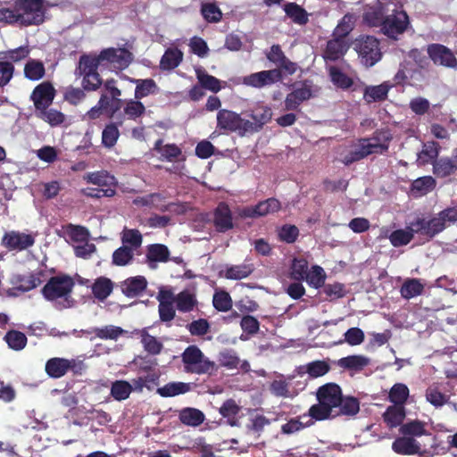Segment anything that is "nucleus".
<instances>
[{
	"label": "nucleus",
	"instance_id": "obj_1",
	"mask_svg": "<svg viewBox=\"0 0 457 457\" xmlns=\"http://www.w3.org/2000/svg\"><path fill=\"white\" fill-rule=\"evenodd\" d=\"M342 391L339 386L328 383L320 386L317 392L319 403L312 405L309 410V416L316 420H322L335 417L342 400Z\"/></svg>",
	"mask_w": 457,
	"mask_h": 457
},
{
	"label": "nucleus",
	"instance_id": "obj_2",
	"mask_svg": "<svg viewBox=\"0 0 457 457\" xmlns=\"http://www.w3.org/2000/svg\"><path fill=\"white\" fill-rule=\"evenodd\" d=\"M74 283L70 277H54L43 287L42 293L49 301H60L62 308L71 307L72 300L70 294Z\"/></svg>",
	"mask_w": 457,
	"mask_h": 457
},
{
	"label": "nucleus",
	"instance_id": "obj_3",
	"mask_svg": "<svg viewBox=\"0 0 457 457\" xmlns=\"http://www.w3.org/2000/svg\"><path fill=\"white\" fill-rule=\"evenodd\" d=\"M387 149L388 144L386 141L380 142L377 137L363 138L357 145H353L347 154L342 155L341 161L345 164H350L369 154H382Z\"/></svg>",
	"mask_w": 457,
	"mask_h": 457
},
{
	"label": "nucleus",
	"instance_id": "obj_4",
	"mask_svg": "<svg viewBox=\"0 0 457 457\" xmlns=\"http://www.w3.org/2000/svg\"><path fill=\"white\" fill-rule=\"evenodd\" d=\"M16 9L20 25H37L45 20L43 0H18Z\"/></svg>",
	"mask_w": 457,
	"mask_h": 457
},
{
	"label": "nucleus",
	"instance_id": "obj_5",
	"mask_svg": "<svg viewBox=\"0 0 457 457\" xmlns=\"http://www.w3.org/2000/svg\"><path fill=\"white\" fill-rule=\"evenodd\" d=\"M98 66V61L93 55L84 54L79 58L75 75L83 78L81 84L85 90H96L102 84L97 72Z\"/></svg>",
	"mask_w": 457,
	"mask_h": 457
},
{
	"label": "nucleus",
	"instance_id": "obj_6",
	"mask_svg": "<svg viewBox=\"0 0 457 457\" xmlns=\"http://www.w3.org/2000/svg\"><path fill=\"white\" fill-rule=\"evenodd\" d=\"M182 361L185 371L190 373H209L214 368V362L207 359L195 345H190L186 348L182 353Z\"/></svg>",
	"mask_w": 457,
	"mask_h": 457
},
{
	"label": "nucleus",
	"instance_id": "obj_7",
	"mask_svg": "<svg viewBox=\"0 0 457 457\" xmlns=\"http://www.w3.org/2000/svg\"><path fill=\"white\" fill-rule=\"evenodd\" d=\"M353 47L361 62L367 67L373 66L381 58L379 43L374 37H360L354 41Z\"/></svg>",
	"mask_w": 457,
	"mask_h": 457
},
{
	"label": "nucleus",
	"instance_id": "obj_8",
	"mask_svg": "<svg viewBox=\"0 0 457 457\" xmlns=\"http://www.w3.org/2000/svg\"><path fill=\"white\" fill-rule=\"evenodd\" d=\"M409 24V17L404 11L394 10L391 14L385 17L380 30L386 37L397 39L407 29Z\"/></svg>",
	"mask_w": 457,
	"mask_h": 457
},
{
	"label": "nucleus",
	"instance_id": "obj_9",
	"mask_svg": "<svg viewBox=\"0 0 457 457\" xmlns=\"http://www.w3.org/2000/svg\"><path fill=\"white\" fill-rule=\"evenodd\" d=\"M93 56L98 61L99 65L106 62L113 70L127 68L132 60L131 54L124 48H107L101 51L98 55Z\"/></svg>",
	"mask_w": 457,
	"mask_h": 457
},
{
	"label": "nucleus",
	"instance_id": "obj_10",
	"mask_svg": "<svg viewBox=\"0 0 457 457\" xmlns=\"http://www.w3.org/2000/svg\"><path fill=\"white\" fill-rule=\"evenodd\" d=\"M217 123L222 129L237 132L240 136L247 134L245 120L232 111L220 110L217 114Z\"/></svg>",
	"mask_w": 457,
	"mask_h": 457
},
{
	"label": "nucleus",
	"instance_id": "obj_11",
	"mask_svg": "<svg viewBox=\"0 0 457 457\" xmlns=\"http://www.w3.org/2000/svg\"><path fill=\"white\" fill-rule=\"evenodd\" d=\"M446 227L444 218L438 213L437 216L427 220L425 219L418 218L416 220L411 222V228L416 233L433 237L436 234L442 232Z\"/></svg>",
	"mask_w": 457,
	"mask_h": 457
},
{
	"label": "nucleus",
	"instance_id": "obj_12",
	"mask_svg": "<svg viewBox=\"0 0 457 457\" xmlns=\"http://www.w3.org/2000/svg\"><path fill=\"white\" fill-rule=\"evenodd\" d=\"M282 78L280 69H273L252 73L243 78V84L253 87L270 86Z\"/></svg>",
	"mask_w": 457,
	"mask_h": 457
},
{
	"label": "nucleus",
	"instance_id": "obj_13",
	"mask_svg": "<svg viewBox=\"0 0 457 457\" xmlns=\"http://www.w3.org/2000/svg\"><path fill=\"white\" fill-rule=\"evenodd\" d=\"M247 115L252 119V120H245L247 133H254L270 120L272 112L270 107L259 104L247 112Z\"/></svg>",
	"mask_w": 457,
	"mask_h": 457
},
{
	"label": "nucleus",
	"instance_id": "obj_14",
	"mask_svg": "<svg viewBox=\"0 0 457 457\" xmlns=\"http://www.w3.org/2000/svg\"><path fill=\"white\" fill-rule=\"evenodd\" d=\"M55 96V89L54 86L50 82H42L39 85H37L32 94H31V100L34 103V105L37 109V111L48 107Z\"/></svg>",
	"mask_w": 457,
	"mask_h": 457
},
{
	"label": "nucleus",
	"instance_id": "obj_15",
	"mask_svg": "<svg viewBox=\"0 0 457 457\" xmlns=\"http://www.w3.org/2000/svg\"><path fill=\"white\" fill-rule=\"evenodd\" d=\"M35 239L29 234L18 231L5 233L3 237V245L10 250H24L34 245Z\"/></svg>",
	"mask_w": 457,
	"mask_h": 457
},
{
	"label": "nucleus",
	"instance_id": "obj_16",
	"mask_svg": "<svg viewBox=\"0 0 457 457\" xmlns=\"http://www.w3.org/2000/svg\"><path fill=\"white\" fill-rule=\"evenodd\" d=\"M42 276L43 272L41 270H36L27 275L16 274L12 277L11 283L13 289L27 292L38 287L43 282Z\"/></svg>",
	"mask_w": 457,
	"mask_h": 457
},
{
	"label": "nucleus",
	"instance_id": "obj_17",
	"mask_svg": "<svg viewBox=\"0 0 457 457\" xmlns=\"http://www.w3.org/2000/svg\"><path fill=\"white\" fill-rule=\"evenodd\" d=\"M428 53L436 64L450 68H453L457 65V60L453 54L445 46L433 44L428 46Z\"/></svg>",
	"mask_w": 457,
	"mask_h": 457
},
{
	"label": "nucleus",
	"instance_id": "obj_18",
	"mask_svg": "<svg viewBox=\"0 0 457 457\" xmlns=\"http://www.w3.org/2000/svg\"><path fill=\"white\" fill-rule=\"evenodd\" d=\"M214 226L220 232H225L233 228L231 212L223 203L220 204L214 212Z\"/></svg>",
	"mask_w": 457,
	"mask_h": 457
},
{
	"label": "nucleus",
	"instance_id": "obj_19",
	"mask_svg": "<svg viewBox=\"0 0 457 457\" xmlns=\"http://www.w3.org/2000/svg\"><path fill=\"white\" fill-rule=\"evenodd\" d=\"M392 449L398 454L412 455L420 453V445L412 437L402 436L393 442Z\"/></svg>",
	"mask_w": 457,
	"mask_h": 457
},
{
	"label": "nucleus",
	"instance_id": "obj_20",
	"mask_svg": "<svg viewBox=\"0 0 457 457\" xmlns=\"http://www.w3.org/2000/svg\"><path fill=\"white\" fill-rule=\"evenodd\" d=\"M384 14L385 7L383 4L376 2L372 5L366 6L363 12V21L369 26L380 28L385 19Z\"/></svg>",
	"mask_w": 457,
	"mask_h": 457
},
{
	"label": "nucleus",
	"instance_id": "obj_21",
	"mask_svg": "<svg viewBox=\"0 0 457 457\" xmlns=\"http://www.w3.org/2000/svg\"><path fill=\"white\" fill-rule=\"evenodd\" d=\"M311 96L312 92L310 87L303 84L287 96L285 108L291 111L296 110L302 102L308 100Z\"/></svg>",
	"mask_w": 457,
	"mask_h": 457
},
{
	"label": "nucleus",
	"instance_id": "obj_22",
	"mask_svg": "<svg viewBox=\"0 0 457 457\" xmlns=\"http://www.w3.org/2000/svg\"><path fill=\"white\" fill-rule=\"evenodd\" d=\"M147 281L143 276L129 278L121 283V290L129 297L137 296L146 287Z\"/></svg>",
	"mask_w": 457,
	"mask_h": 457
},
{
	"label": "nucleus",
	"instance_id": "obj_23",
	"mask_svg": "<svg viewBox=\"0 0 457 457\" xmlns=\"http://www.w3.org/2000/svg\"><path fill=\"white\" fill-rule=\"evenodd\" d=\"M348 49L345 39L336 37L327 44L323 57L325 60L337 61L344 56Z\"/></svg>",
	"mask_w": 457,
	"mask_h": 457
},
{
	"label": "nucleus",
	"instance_id": "obj_24",
	"mask_svg": "<svg viewBox=\"0 0 457 457\" xmlns=\"http://www.w3.org/2000/svg\"><path fill=\"white\" fill-rule=\"evenodd\" d=\"M68 359L51 358L46 363V372L50 378H59L68 372Z\"/></svg>",
	"mask_w": 457,
	"mask_h": 457
},
{
	"label": "nucleus",
	"instance_id": "obj_25",
	"mask_svg": "<svg viewBox=\"0 0 457 457\" xmlns=\"http://www.w3.org/2000/svg\"><path fill=\"white\" fill-rule=\"evenodd\" d=\"M329 370L328 364L324 361H314L298 368V374L303 376L308 374L310 378H315L325 375Z\"/></svg>",
	"mask_w": 457,
	"mask_h": 457
},
{
	"label": "nucleus",
	"instance_id": "obj_26",
	"mask_svg": "<svg viewBox=\"0 0 457 457\" xmlns=\"http://www.w3.org/2000/svg\"><path fill=\"white\" fill-rule=\"evenodd\" d=\"M253 271V266L250 263L227 266L224 277L228 279L239 280L247 278Z\"/></svg>",
	"mask_w": 457,
	"mask_h": 457
},
{
	"label": "nucleus",
	"instance_id": "obj_27",
	"mask_svg": "<svg viewBox=\"0 0 457 457\" xmlns=\"http://www.w3.org/2000/svg\"><path fill=\"white\" fill-rule=\"evenodd\" d=\"M134 334L141 337V343L144 349L150 354H158L162 349V344L154 337L148 334L146 328L135 330Z\"/></svg>",
	"mask_w": 457,
	"mask_h": 457
},
{
	"label": "nucleus",
	"instance_id": "obj_28",
	"mask_svg": "<svg viewBox=\"0 0 457 457\" xmlns=\"http://www.w3.org/2000/svg\"><path fill=\"white\" fill-rule=\"evenodd\" d=\"M191 386L184 382H170L157 388V393L162 397H173L189 392Z\"/></svg>",
	"mask_w": 457,
	"mask_h": 457
},
{
	"label": "nucleus",
	"instance_id": "obj_29",
	"mask_svg": "<svg viewBox=\"0 0 457 457\" xmlns=\"http://www.w3.org/2000/svg\"><path fill=\"white\" fill-rule=\"evenodd\" d=\"M95 336L103 340H117L120 337L129 334V331L114 325H106L93 329Z\"/></svg>",
	"mask_w": 457,
	"mask_h": 457
},
{
	"label": "nucleus",
	"instance_id": "obj_30",
	"mask_svg": "<svg viewBox=\"0 0 457 457\" xmlns=\"http://www.w3.org/2000/svg\"><path fill=\"white\" fill-rule=\"evenodd\" d=\"M174 303L181 312H188L194 310L197 303L195 295L188 290H184L175 295Z\"/></svg>",
	"mask_w": 457,
	"mask_h": 457
},
{
	"label": "nucleus",
	"instance_id": "obj_31",
	"mask_svg": "<svg viewBox=\"0 0 457 457\" xmlns=\"http://www.w3.org/2000/svg\"><path fill=\"white\" fill-rule=\"evenodd\" d=\"M330 80L334 86L343 90L349 89L353 85L352 78L344 73L338 67L330 66L328 68Z\"/></svg>",
	"mask_w": 457,
	"mask_h": 457
},
{
	"label": "nucleus",
	"instance_id": "obj_32",
	"mask_svg": "<svg viewBox=\"0 0 457 457\" xmlns=\"http://www.w3.org/2000/svg\"><path fill=\"white\" fill-rule=\"evenodd\" d=\"M180 421L191 427H197L204 420V414L195 408H184L179 412Z\"/></svg>",
	"mask_w": 457,
	"mask_h": 457
},
{
	"label": "nucleus",
	"instance_id": "obj_33",
	"mask_svg": "<svg viewBox=\"0 0 457 457\" xmlns=\"http://www.w3.org/2000/svg\"><path fill=\"white\" fill-rule=\"evenodd\" d=\"M183 59V53L177 48H169L165 51L160 62L162 70H172L178 67Z\"/></svg>",
	"mask_w": 457,
	"mask_h": 457
},
{
	"label": "nucleus",
	"instance_id": "obj_34",
	"mask_svg": "<svg viewBox=\"0 0 457 457\" xmlns=\"http://www.w3.org/2000/svg\"><path fill=\"white\" fill-rule=\"evenodd\" d=\"M405 417V410L403 405L394 404L389 406L384 413V420L386 424L395 428L402 423Z\"/></svg>",
	"mask_w": 457,
	"mask_h": 457
},
{
	"label": "nucleus",
	"instance_id": "obj_35",
	"mask_svg": "<svg viewBox=\"0 0 457 457\" xmlns=\"http://www.w3.org/2000/svg\"><path fill=\"white\" fill-rule=\"evenodd\" d=\"M46 73L44 63L38 60L30 59L24 66V76L29 80L41 79Z\"/></svg>",
	"mask_w": 457,
	"mask_h": 457
},
{
	"label": "nucleus",
	"instance_id": "obj_36",
	"mask_svg": "<svg viewBox=\"0 0 457 457\" xmlns=\"http://www.w3.org/2000/svg\"><path fill=\"white\" fill-rule=\"evenodd\" d=\"M424 290V285L418 278H409L403 284L400 293L404 299H411L420 295Z\"/></svg>",
	"mask_w": 457,
	"mask_h": 457
},
{
	"label": "nucleus",
	"instance_id": "obj_37",
	"mask_svg": "<svg viewBox=\"0 0 457 457\" xmlns=\"http://www.w3.org/2000/svg\"><path fill=\"white\" fill-rule=\"evenodd\" d=\"M136 252L129 248V245H121L112 253V264L116 266H127L132 263Z\"/></svg>",
	"mask_w": 457,
	"mask_h": 457
},
{
	"label": "nucleus",
	"instance_id": "obj_38",
	"mask_svg": "<svg viewBox=\"0 0 457 457\" xmlns=\"http://www.w3.org/2000/svg\"><path fill=\"white\" fill-rule=\"evenodd\" d=\"M122 245H129V248L137 252L140 248L143 237L137 229L124 228L121 233Z\"/></svg>",
	"mask_w": 457,
	"mask_h": 457
},
{
	"label": "nucleus",
	"instance_id": "obj_39",
	"mask_svg": "<svg viewBox=\"0 0 457 457\" xmlns=\"http://www.w3.org/2000/svg\"><path fill=\"white\" fill-rule=\"evenodd\" d=\"M131 82L136 83L135 98L141 99L151 94L155 93L157 90L156 83L151 79H131Z\"/></svg>",
	"mask_w": 457,
	"mask_h": 457
},
{
	"label": "nucleus",
	"instance_id": "obj_40",
	"mask_svg": "<svg viewBox=\"0 0 457 457\" xmlns=\"http://www.w3.org/2000/svg\"><path fill=\"white\" fill-rule=\"evenodd\" d=\"M92 291L96 298L104 300L112 291V282L107 278L100 277L92 286Z\"/></svg>",
	"mask_w": 457,
	"mask_h": 457
},
{
	"label": "nucleus",
	"instance_id": "obj_41",
	"mask_svg": "<svg viewBox=\"0 0 457 457\" xmlns=\"http://www.w3.org/2000/svg\"><path fill=\"white\" fill-rule=\"evenodd\" d=\"M284 11L297 24L303 25L309 21L306 11L295 3L287 4Z\"/></svg>",
	"mask_w": 457,
	"mask_h": 457
},
{
	"label": "nucleus",
	"instance_id": "obj_42",
	"mask_svg": "<svg viewBox=\"0 0 457 457\" xmlns=\"http://www.w3.org/2000/svg\"><path fill=\"white\" fill-rule=\"evenodd\" d=\"M170 252L166 245L161 244L150 245L147 248L146 257L150 262H162L169 260Z\"/></svg>",
	"mask_w": 457,
	"mask_h": 457
},
{
	"label": "nucleus",
	"instance_id": "obj_43",
	"mask_svg": "<svg viewBox=\"0 0 457 457\" xmlns=\"http://www.w3.org/2000/svg\"><path fill=\"white\" fill-rule=\"evenodd\" d=\"M195 73L196 78L203 87L214 93L220 90V81L217 78L209 75L203 69H196Z\"/></svg>",
	"mask_w": 457,
	"mask_h": 457
},
{
	"label": "nucleus",
	"instance_id": "obj_44",
	"mask_svg": "<svg viewBox=\"0 0 457 457\" xmlns=\"http://www.w3.org/2000/svg\"><path fill=\"white\" fill-rule=\"evenodd\" d=\"M132 386L126 380H116L112 384L111 395L117 401H123L129 397Z\"/></svg>",
	"mask_w": 457,
	"mask_h": 457
},
{
	"label": "nucleus",
	"instance_id": "obj_45",
	"mask_svg": "<svg viewBox=\"0 0 457 457\" xmlns=\"http://www.w3.org/2000/svg\"><path fill=\"white\" fill-rule=\"evenodd\" d=\"M84 179L94 185L98 187H108L115 184V178L111 176L108 172L101 170L85 175Z\"/></svg>",
	"mask_w": 457,
	"mask_h": 457
},
{
	"label": "nucleus",
	"instance_id": "obj_46",
	"mask_svg": "<svg viewBox=\"0 0 457 457\" xmlns=\"http://www.w3.org/2000/svg\"><path fill=\"white\" fill-rule=\"evenodd\" d=\"M37 115L51 126L60 125L65 120V116L62 112L55 109H48V107L38 110Z\"/></svg>",
	"mask_w": 457,
	"mask_h": 457
},
{
	"label": "nucleus",
	"instance_id": "obj_47",
	"mask_svg": "<svg viewBox=\"0 0 457 457\" xmlns=\"http://www.w3.org/2000/svg\"><path fill=\"white\" fill-rule=\"evenodd\" d=\"M154 150L161 154L162 160H167L169 162L174 161L181 154V151L177 145L173 144L163 145L162 140L156 141Z\"/></svg>",
	"mask_w": 457,
	"mask_h": 457
},
{
	"label": "nucleus",
	"instance_id": "obj_48",
	"mask_svg": "<svg viewBox=\"0 0 457 457\" xmlns=\"http://www.w3.org/2000/svg\"><path fill=\"white\" fill-rule=\"evenodd\" d=\"M389 86L381 84L374 87H368L364 92V98L368 103L384 100L388 93Z\"/></svg>",
	"mask_w": 457,
	"mask_h": 457
},
{
	"label": "nucleus",
	"instance_id": "obj_49",
	"mask_svg": "<svg viewBox=\"0 0 457 457\" xmlns=\"http://www.w3.org/2000/svg\"><path fill=\"white\" fill-rule=\"evenodd\" d=\"M360 410V404L354 397H342L338 409L334 412L335 417L340 414L353 416L355 415Z\"/></svg>",
	"mask_w": 457,
	"mask_h": 457
},
{
	"label": "nucleus",
	"instance_id": "obj_50",
	"mask_svg": "<svg viewBox=\"0 0 457 457\" xmlns=\"http://www.w3.org/2000/svg\"><path fill=\"white\" fill-rule=\"evenodd\" d=\"M354 22L355 17L353 14H345L334 29L335 37L344 39L353 30Z\"/></svg>",
	"mask_w": 457,
	"mask_h": 457
},
{
	"label": "nucleus",
	"instance_id": "obj_51",
	"mask_svg": "<svg viewBox=\"0 0 457 457\" xmlns=\"http://www.w3.org/2000/svg\"><path fill=\"white\" fill-rule=\"evenodd\" d=\"M414 233L416 232L411 230L410 225L406 229L394 231L390 235L389 239L394 246L399 247L407 245L412 239Z\"/></svg>",
	"mask_w": 457,
	"mask_h": 457
},
{
	"label": "nucleus",
	"instance_id": "obj_52",
	"mask_svg": "<svg viewBox=\"0 0 457 457\" xmlns=\"http://www.w3.org/2000/svg\"><path fill=\"white\" fill-rule=\"evenodd\" d=\"M409 396V388L406 385L397 383L389 392V400L394 404L403 405Z\"/></svg>",
	"mask_w": 457,
	"mask_h": 457
},
{
	"label": "nucleus",
	"instance_id": "obj_53",
	"mask_svg": "<svg viewBox=\"0 0 457 457\" xmlns=\"http://www.w3.org/2000/svg\"><path fill=\"white\" fill-rule=\"evenodd\" d=\"M4 339L9 347L15 351L22 350L27 344V337L25 334L16 330L7 332Z\"/></svg>",
	"mask_w": 457,
	"mask_h": 457
},
{
	"label": "nucleus",
	"instance_id": "obj_54",
	"mask_svg": "<svg viewBox=\"0 0 457 457\" xmlns=\"http://www.w3.org/2000/svg\"><path fill=\"white\" fill-rule=\"evenodd\" d=\"M308 262L305 259H294L291 269L290 278L295 281H302L308 273Z\"/></svg>",
	"mask_w": 457,
	"mask_h": 457
},
{
	"label": "nucleus",
	"instance_id": "obj_55",
	"mask_svg": "<svg viewBox=\"0 0 457 457\" xmlns=\"http://www.w3.org/2000/svg\"><path fill=\"white\" fill-rule=\"evenodd\" d=\"M29 53L30 48L28 46H23L5 52H1L0 60H10L17 62L27 58Z\"/></svg>",
	"mask_w": 457,
	"mask_h": 457
},
{
	"label": "nucleus",
	"instance_id": "obj_56",
	"mask_svg": "<svg viewBox=\"0 0 457 457\" xmlns=\"http://www.w3.org/2000/svg\"><path fill=\"white\" fill-rule=\"evenodd\" d=\"M304 279L310 286L319 288L324 285L326 274L321 267L315 265L310 271H308Z\"/></svg>",
	"mask_w": 457,
	"mask_h": 457
},
{
	"label": "nucleus",
	"instance_id": "obj_57",
	"mask_svg": "<svg viewBox=\"0 0 457 457\" xmlns=\"http://www.w3.org/2000/svg\"><path fill=\"white\" fill-rule=\"evenodd\" d=\"M343 368L361 370L369 364V359L361 355H352L342 358L338 361Z\"/></svg>",
	"mask_w": 457,
	"mask_h": 457
},
{
	"label": "nucleus",
	"instance_id": "obj_58",
	"mask_svg": "<svg viewBox=\"0 0 457 457\" xmlns=\"http://www.w3.org/2000/svg\"><path fill=\"white\" fill-rule=\"evenodd\" d=\"M120 137L118 127L114 123L108 124L102 132V143L105 147H112Z\"/></svg>",
	"mask_w": 457,
	"mask_h": 457
},
{
	"label": "nucleus",
	"instance_id": "obj_59",
	"mask_svg": "<svg viewBox=\"0 0 457 457\" xmlns=\"http://www.w3.org/2000/svg\"><path fill=\"white\" fill-rule=\"evenodd\" d=\"M426 424L420 420H412L403 425L400 431L403 435L420 436L427 434Z\"/></svg>",
	"mask_w": 457,
	"mask_h": 457
},
{
	"label": "nucleus",
	"instance_id": "obj_60",
	"mask_svg": "<svg viewBox=\"0 0 457 457\" xmlns=\"http://www.w3.org/2000/svg\"><path fill=\"white\" fill-rule=\"evenodd\" d=\"M201 12L204 18L209 22H217L222 16L220 8L213 3L203 4Z\"/></svg>",
	"mask_w": 457,
	"mask_h": 457
},
{
	"label": "nucleus",
	"instance_id": "obj_61",
	"mask_svg": "<svg viewBox=\"0 0 457 457\" xmlns=\"http://www.w3.org/2000/svg\"><path fill=\"white\" fill-rule=\"evenodd\" d=\"M455 170L453 161L448 158L440 159L434 163V173L438 177H446Z\"/></svg>",
	"mask_w": 457,
	"mask_h": 457
},
{
	"label": "nucleus",
	"instance_id": "obj_62",
	"mask_svg": "<svg viewBox=\"0 0 457 457\" xmlns=\"http://www.w3.org/2000/svg\"><path fill=\"white\" fill-rule=\"evenodd\" d=\"M281 205L278 200L275 198H269L256 205L257 214L259 217L274 213L280 209Z\"/></svg>",
	"mask_w": 457,
	"mask_h": 457
},
{
	"label": "nucleus",
	"instance_id": "obj_63",
	"mask_svg": "<svg viewBox=\"0 0 457 457\" xmlns=\"http://www.w3.org/2000/svg\"><path fill=\"white\" fill-rule=\"evenodd\" d=\"M270 393L278 397L289 398L292 394L289 389V384L283 379H275L270 385Z\"/></svg>",
	"mask_w": 457,
	"mask_h": 457
},
{
	"label": "nucleus",
	"instance_id": "obj_64",
	"mask_svg": "<svg viewBox=\"0 0 457 457\" xmlns=\"http://www.w3.org/2000/svg\"><path fill=\"white\" fill-rule=\"evenodd\" d=\"M213 306L220 312H227L232 306L230 295L224 291L217 292L212 299Z\"/></svg>",
	"mask_w": 457,
	"mask_h": 457
}]
</instances>
